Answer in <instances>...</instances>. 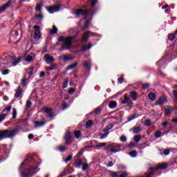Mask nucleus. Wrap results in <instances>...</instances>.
I'll return each mask as SVG.
<instances>
[{"instance_id": "nucleus-1", "label": "nucleus", "mask_w": 177, "mask_h": 177, "mask_svg": "<svg viewBox=\"0 0 177 177\" xmlns=\"http://www.w3.org/2000/svg\"><path fill=\"white\" fill-rule=\"evenodd\" d=\"M19 131H20L19 127H15L12 130H0V140L3 139H10V138H13V136H15L16 133H17Z\"/></svg>"}, {"instance_id": "nucleus-2", "label": "nucleus", "mask_w": 177, "mask_h": 177, "mask_svg": "<svg viewBox=\"0 0 177 177\" xmlns=\"http://www.w3.org/2000/svg\"><path fill=\"white\" fill-rule=\"evenodd\" d=\"M75 15L77 17H80V16H85L84 20H87L88 17H89V15H91V19L96 15V11H92V9H77L75 12Z\"/></svg>"}, {"instance_id": "nucleus-3", "label": "nucleus", "mask_w": 177, "mask_h": 177, "mask_svg": "<svg viewBox=\"0 0 177 177\" xmlns=\"http://www.w3.org/2000/svg\"><path fill=\"white\" fill-rule=\"evenodd\" d=\"M28 169H24L21 171V177H32L37 173V167L29 165Z\"/></svg>"}, {"instance_id": "nucleus-4", "label": "nucleus", "mask_w": 177, "mask_h": 177, "mask_svg": "<svg viewBox=\"0 0 177 177\" xmlns=\"http://www.w3.org/2000/svg\"><path fill=\"white\" fill-rule=\"evenodd\" d=\"M78 37V32L73 36L67 37L65 39V41L64 44V48L65 50H68V49H71V46H73V41H75L77 37Z\"/></svg>"}, {"instance_id": "nucleus-5", "label": "nucleus", "mask_w": 177, "mask_h": 177, "mask_svg": "<svg viewBox=\"0 0 177 177\" xmlns=\"http://www.w3.org/2000/svg\"><path fill=\"white\" fill-rule=\"evenodd\" d=\"M168 168V165L163 163V164H158L155 167H149V170H151L149 173L151 176H153L154 175V172L156 171H159L160 169H167Z\"/></svg>"}, {"instance_id": "nucleus-6", "label": "nucleus", "mask_w": 177, "mask_h": 177, "mask_svg": "<svg viewBox=\"0 0 177 177\" xmlns=\"http://www.w3.org/2000/svg\"><path fill=\"white\" fill-rule=\"evenodd\" d=\"M32 156H28V155L26 156V158L19 165V171H21V168H23L24 165H28L30 164H34L35 162V159H34V157H32Z\"/></svg>"}, {"instance_id": "nucleus-7", "label": "nucleus", "mask_w": 177, "mask_h": 177, "mask_svg": "<svg viewBox=\"0 0 177 177\" xmlns=\"http://www.w3.org/2000/svg\"><path fill=\"white\" fill-rule=\"evenodd\" d=\"M166 103H168V97L163 95L155 102V106H162V104H165Z\"/></svg>"}, {"instance_id": "nucleus-8", "label": "nucleus", "mask_w": 177, "mask_h": 177, "mask_svg": "<svg viewBox=\"0 0 177 177\" xmlns=\"http://www.w3.org/2000/svg\"><path fill=\"white\" fill-rule=\"evenodd\" d=\"M61 6L60 4H57L56 6H46V9L48 12V13H55V12H59L60 10Z\"/></svg>"}, {"instance_id": "nucleus-9", "label": "nucleus", "mask_w": 177, "mask_h": 177, "mask_svg": "<svg viewBox=\"0 0 177 177\" xmlns=\"http://www.w3.org/2000/svg\"><path fill=\"white\" fill-rule=\"evenodd\" d=\"M89 37H96V33L92 32L91 31L86 32L82 37V42H86V41L89 39Z\"/></svg>"}, {"instance_id": "nucleus-10", "label": "nucleus", "mask_w": 177, "mask_h": 177, "mask_svg": "<svg viewBox=\"0 0 177 177\" xmlns=\"http://www.w3.org/2000/svg\"><path fill=\"white\" fill-rule=\"evenodd\" d=\"M65 145H71L73 143V138L71 132L68 131L66 133L64 136Z\"/></svg>"}, {"instance_id": "nucleus-11", "label": "nucleus", "mask_w": 177, "mask_h": 177, "mask_svg": "<svg viewBox=\"0 0 177 177\" xmlns=\"http://www.w3.org/2000/svg\"><path fill=\"white\" fill-rule=\"evenodd\" d=\"M33 28L35 30V35H34V38L35 39H39V38H41V30L39 26H33Z\"/></svg>"}, {"instance_id": "nucleus-12", "label": "nucleus", "mask_w": 177, "mask_h": 177, "mask_svg": "<svg viewBox=\"0 0 177 177\" xmlns=\"http://www.w3.org/2000/svg\"><path fill=\"white\" fill-rule=\"evenodd\" d=\"M109 103V100H106L100 106L97 107L94 110V114H100L102 113V107H104V106H107Z\"/></svg>"}, {"instance_id": "nucleus-13", "label": "nucleus", "mask_w": 177, "mask_h": 177, "mask_svg": "<svg viewBox=\"0 0 177 177\" xmlns=\"http://www.w3.org/2000/svg\"><path fill=\"white\" fill-rule=\"evenodd\" d=\"M44 59L47 64H50L55 62V57L50 56L49 54H46Z\"/></svg>"}, {"instance_id": "nucleus-14", "label": "nucleus", "mask_w": 177, "mask_h": 177, "mask_svg": "<svg viewBox=\"0 0 177 177\" xmlns=\"http://www.w3.org/2000/svg\"><path fill=\"white\" fill-rule=\"evenodd\" d=\"M16 3V0H8V2L2 6L1 10H6L8 8H10L13 3Z\"/></svg>"}, {"instance_id": "nucleus-15", "label": "nucleus", "mask_w": 177, "mask_h": 177, "mask_svg": "<svg viewBox=\"0 0 177 177\" xmlns=\"http://www.w3.org/2000/svg\"><path fill=\"white\" fill-rule=\"evenodd\" d=\"M173 111H174V108L168 105L165 106V115L166 117L167 115H168V114H171Z\"/></svg>"}, {"instance_id": "nucleus-16", "label": "nucleus", "mask_w": 177, "mask_h": 177, "mask_svg": "<svg viewBox=\"0 0 177 177\" xmlns=\"http://www.w3.org/2000/svg\"><path fill=\"white\" fill-rule=\"evenodd\" d=\"M44 111L46 113H47V117H48V118H53V117H55V115H53V111L52 110V109L46 108L44 109Z\"/></svg>"}, {"instance_id": "nucleus-17", "label": "nucleus", "mask_w": 177, "mask_h": 177, "mask_svg": "<svg viewBox=\"0 0 177 177\" xmlns=\"http://www.w3.org/2000/svg\"><path fill=\"white\" fill-rule=\"evenodd\" d=\"M21 95H23V89L19 87L15 90V97L16 99H17V97H21Z\"/></svg>"}, {"instance_id": "nucleus-18", "label": "nucleus", "mask_w": 177, "mask_h": 177, "mask_svg": "<svg viewBox=\"0 0 177 177\" xmlns=\"http://www.w3.org/2000/svg\"><path fill=\"white\" fill-rule=\"evenodd\" d=\"M130 97L133 102H136L138 100V93L136 91L130 92Z\"/></svg>"}, {"instance_id": "nucleus-19", "label": "nucleus", "mask_w": 177, "mask_h": 177, "mask_svg": "<svg viewBox=\"0 0 177 177\" xmlns=\"http://www.w3.org/2000/svg\"><path fill=\"white\" fill-rule=\"evenodd\" d=\"M35 128H41L45 125V122L44 121H35Z\"/></svg>"}, {"instance_id": "nucleus-20", "label": "nucleus", "mask_w": 177, "mask_h": 177, "mask_svg": "<svg viewBox=\"0 0 177 177\" xmlns=\"http://www.w3.org/2000/svg\"><path fill=\"white\" fill-rule=\"evenodd\" d=\"M109 109H115L117 107V102L115 100H112L109 102Z\"/></svg>"}, {"instance_id": "nucleus-21", "label": "nucleus", "mask_w": 177, "mask_h": 177, "mask_svg": "<svg viewBox=\"0 0 177 177\" xmlns=\"http://www.w3.org/2000/svg\"><path fill=\"white\" fill-rule=\"evenodd\" d=\"M82 165V159L77 158V159L75 162V166L76 168H80Z\"/></svg>"}, {"instance_id": "nucleus-22", "label": "nucleus", "mask_w": 177, "mask_h": 177, "mask_svg": "<svg viewBox=\"0 0 177 177\" xmlns=\"http://www.w3.org/2000/svg\"><path fill=\"white\" fill-rule=\"evenodd\" d=\"M57 31H58L57 28L56 27V26L54 25L53 26V29L49 30V34L50 35H54L57 32Z\"/></svg>"}, {"instance_id": "nucleus-23", "label": "nucleus", "mask_w": 177, "mask_h": 177, "mask_svg": "<svg viewBox=\"0 0 177 177\" xmlns=\"http://www.w3.org/2000/svg\"><path fill=\"white\" fill-rule=\"evenodd\" d=\"M61 57L62 58V60H64V62H68L70 60H73V57L68 55H63Z\"/></svg>"}, {"instance_id": "nucleus-24", "label": "nucleus", "mask_w": 177, "mask_h": 177, "mask_svg": "<svg viewBox=\"0 0 177 177\" xmlns=\"http://www.w3.org/2000/svg\"><path fill=\"white\" fill-rule=\"evenodd\" d=\"M77 66H78V63L77 62H75L73 64H71V65H68L66 67V70H74V68H75V67H77Z\"/></svg>"}, {"instance_id": "nucleus-25", "label": "nucleus", "mask_w": 177, "mask_h": 177, "mask_svg": "<svg viewBox=\"0 0 177 177\" xmlns=\"http://www.w3.org/2000/svg\"><path fill=\"white\" fill-rule=\"evenodd\" d=\"M109 127H106L105 129L103 130V132H105L104 133H107V135L110 133L109 129H113V127H114V124H113L112 123H110Z\"/></svg>"}, {"instance_id": "nucleus-26", "label": "nucleus", "mask_w": 177, "mask_h": 177, "mask_svg": "<svg viewBox=\"0 0 177 177\" xmlns=\"http://www.w3.org/2000/svg\"><path fill=\"white\" fill-rule=\"evenodd\" d=\"M139 118V113L136 112L131 117L128 118L127 121L128 122H129L131 121H133V120H135V118Z\"/></svg>"}, {"instance_id": "nucleus-27", "label": "nucleus", "mask_w": 177, "mask_h": 177, "mask_svg": "<svg viewBox=\"0 0 177 177\" xmlns=\"http://www.w3.org/2000/svg\"><path fill=\"white\" fill-rule=\"evenodd\" d=\"M128 154L132 158H135L136 157H138V151H136V150H133V151L129 152Z\"/></svg>"}, {"instance_id": "nucleus-28", "label": "nucleus", "mask_w": 177, "mask_h": 177, "mask_svg": "<svg viewBox=\"0 0 177 177\" xmlns=\"http://www.w3.org/2000/svg\"><path fill=\"white\" fill-rule=\"evenodd\" d=\"M34 59L35 57H33L30 54H29L25 57V62H28V63H31V62H32Z\"/></svg>"}, {"instance_id": "nucleus-29", "label": "nucleus", "mask_w": 177, "mask_h": 177, "mask_svg": "<svg viewBox=\"0 0 177 177\" xmlns=\"http://www.w3.org/2000/svg\"><path fill=\"white\" fill-rule=\"evenodd\" d=\"M91 48H92V44H91V43L88 44L87 47L86 45H82V52H85L86 50L91 49Z\"/></svg>"}, {"instance_id": "nucleus-30", "label": "nucleus", "mask_w": 177, "mask_h": 177, "mask_svg": "<svg viewBox=\"0 0 177 177\" xmlns=\"http://www.w3.org/2000/svg\"><path fill=\"white\" fill-rule=\"evenodd\" d=\"M42 6H44L43 2H41L40 3L37 4L35 10H37V12H41V10L42 9Z\"/></svg>"}, {"instance_id": "nucleus-31", "label": "nucleus", "mask_w": 177, "mask_h": 177, "mask_svg": "<svg viewBox=\"0 0 177 177\" xmlns=\"http://www.w3.org/2000/svg\"><path fill=\"white\" fill-rule=\"evenodd\" d=\"M148 97L149 99V100H156V95L154 93H149V95H148Z\"/></svg>"}, {"instance_id": "nucleus-32", "label": "nucleus", "mask_w": 177, "mask_h": 177, "mask_svg": "<svg viewBox=\"0 0 177 177\" xmlns=\"http://www.w3.org/2000/svg\"><path fill=\"white\" fill-rule=\"evenodd\" d=\"M128 100H129V97H128V94H124V98L122 101V104H127L128 103Z\"/></svg>"}, {"instance_id": "nucleus-33", "label": "nucleus", "mask_w": 177, "mask_h": 177, "mask_svg": "<svg viewBox=\"0 0 177 177\" xmlns=\"http://www.w3.org/2000/svg\"><path fill=\"white\" fill-rule=\"evenodd\" d=\"M93 125V121L88 120L86 122V128L89 129Z\"/></svg>"}, {"instance_id": "nucleus-34", "label": "nucleus", "mask_w": 177, "mask_h": 177, "mask_svg": "<svg viewBox=\"0 0 177 177\" xmlns=\"http://www.w3.org/2000/svg\"><path fill=\"white\" fill-rule=\"evenodd\" d=\"M142 139V136L137 135L133 137V140L136 143H138Z\"/></svg>"}, {"instance_id": "nucleus-35", "label": "nucleus", "mask_w": 177, "mask_h": 177, "mask_svg": "<svg viewBox=\"0 0 177 177\" xmlns=\"http://www.w3.org/2000/svg\"><path fill=\"white\" fill-rule=\"evenodd\" d=\"M175 38H176V35H175V33H171L168 35V39H169V41H174Z\"/></svg>"}, {"instance_id": "nucleus-36", "label": "nucleus", "mask_w": 177, "mask_h": 177, "mask_svg": "<svg viewBox=\"0 0 177 177\" xmlns=\"http://www.w3.org/2000/svg\"><path fill=\"white\" fill-rule=\"evenodd\" d=\"M56 68V64H51L50 66H47L46 70L48 71H52Z\"/></svg>"}, {"instance_id": "nucleus-37", "label": "nucleus", "mask_w": 177, "mask_h": 177, "mask_svg": "<svg viewBox=\"0 0 177 177\" xmlns=\"http://www.w3.org/2000/svg\"><path fill=\"white\" fill-rule=\"evenodd\" d=\"M21 60V57H18L17 59L14 60L12 62V66H17L19 63H20V61Z\"/></svg>"}, {"instance_id": "nucleus-38", "label": "nucleus", "mask_w": 177, "mask_h": 177, "mask_svg": "<svg viewBox=\"0 0 177 177\" xmlns=\"http://www.w3.org/2000/svg\"><path fill=\"white\" fill-rule=\"evenodd\" d=\"M127 147H128L129 149H131L132 147H136V142H130L129 144H128L127 145Z\"/></svg>"}, {"instance_id": "nucleus-39", "label": "nucleus", "mask_w": 177, "mask_h": 177, "mask_svg": "<svg viewBox=\"0 0 177 177\" xmlns=\"http://www.w3.org/2000/svg\"><path fill=\"white\" fill-rule=\"evenodd\" d=\"M109 175L111 177H119L120 176V175H118V172L111 171H109Z\"/></svg>"}, {"instance_id": "nucleus-40", "label": "nucleus", "mask_w": 177, "mask_h": 177, "mask_svg": "<svg viewBox=\"0 0 177 177\" xmlns=\"http://www.w3.org/2000/svg\"><path fill=\"white\" fill-rule=\"evenodd\" d=\"M133 133H139L140 131V127H135L132 128Z\"/></svg>"}, {"instance_id": "nucleus-41", "label": "nucleus", "mask_w": 177, "mask_h": 177, "mask_svg": "<svg viewBox=\"0 0 177 177\" xmlns=\"http://www.w3.org/2000/svg\"><path fill=\"white\" fill-rule=\"evenodd\" d=\"M84 67H86V68L91 70V65L88 62V61H84L83 63Z\"/></svg>"}, {"instance_id": "nucleus-42", "label": "nucleus", "mask_w": 177, "mask_h": 177, "mask_svg": "<svg viewBox=\"0 0 177 177\" xmlns=\"http://www.w3.org/2000/svg\"><path fill=\"white\" fill-rule=\"evenodd\" d=\"M75 138L76 139H80V137L81 136V131H75L74 133Z\"/></svg>"}, {"instance_id": "nucleus-43", "label": "nucleus", "mask_w": 177, "mask_h": 177, "mask_svg": "<svg viewBox=\"0 0 177 177\" xmlns=\"http://www.w3.org/2000/svg\"><path fill=\"white\" fill-rule=\"evenodd\" d=\"M17 117V111L16 109H12V118L13 120L16 119Z\"/></svg>"}, {"instance_id": "nucleus-44", "label": "nucleus", "mask_w": 177, "mask_h": 177, "mask_svg": "<svg viewBox=\"0 0 177 177\" xmlns=\"http://www.w3.org/2000/svg\"><path fill=\"white\" fill-rule=\"evenodd\" d=\"M150 88V84L149 83H145L142 84V89H149Z\"/></svg>"}, {"instance_id": "nucleus-45", "label": "nucleus", "mask_w": 177, "mask_h": 177, "mask_svg": "<svg viewBox=\"0 0 177 177\" xmlns=\"http://www.w3.org/2000/svg\"><path fill=\"white\" fill-rule=\"evenodd\" d=\"M68 85V80H64L62 84V88L65 89V88H67Z\"/></svg>"}, {"instance_id": "nucleus-46", "label": "nucleus", "mask_w": 177, "mask_h": 177, "mask_svg": "<svg viewBox=\"0 0 177 177\" xmlns=\"http://www.w3.org/2000/svg\"><path fill=\"white\" fill-rule=\"evenodd\" d=\"M58 149H59V151H60V153H64V151H66V150H67V149L62 145H59Z\"/></svg>"}, {"instance_id": "nucleus-47", "label": "nucleus", "mask_w": 177, "mask_h": 177, "mask_svg": "<svg viewBox=\"0 0 177 177\" xmlns=\"http://www.w3.org/2000/svg\"><path fill=\"white\" fill-rule=\"evenodd\" d=\"M28 78H23L21 80V85H23V86H26L27 85V82L26 81H28Z\"/></svg>"}, {"instance_id": "nucleus-48", "label": "nucleus", "mask_w": 177, "mask_h": 177, "mask_svg": "<svg viewBox=\"0 0 177 177\" xmlns=\"http://www.w3.org/2000/svg\"><path fill=\"white\" fill-rule=\"evenodd\" d=\"M144 125H146V127H150L151 125V120L150 119H147L145 121Z\"/></svg>"}, {"instance_id": "nucleus-49", "label": "nucleus", "mask_w": 177, "mask_h": 177, "mask_svg": "<svg viewBox=\"0 0 177 177\" xmlns=\"http://www.w3.org/2000/svg\"><path fill=\"white\" fill-rule=\"evenodd\" d=\"M112 147H118V144L112 143V144H109L107 145L108 149H111Z\"/></svg>"}, {"instance_id": "nucleus-50", "label": "nucleus", "mask_w": 177, "mask_h": 177, "mask_svg": "<svg viewBox=\"0 0 177 177\" xmlns=\"http://www.w3.org/2000/svg\"><path fill=\"white\" fill-rule=\"evenodd\" d=\"M66 37H64V36H61V37H59L58 39H57V41H58V42H65V41H66Z\"/></svg>"}, {"instance_id": "nucleus-51", "label": "nucleus", "mask_w": 177, "mask_h": 177, "mask_svg": "<svg viewBox=\"0 0 177 177\" xmlns=\"http://www.w3.org/2000/svg\"><path fill=\"white\" fill-rule=\"evenodd\" d=\"M82 171H86V169L89 167L88 163H82Z\"/></svg>"}, {"instance_id": "nucleus-52", "label": "nucleus", "mask_w": 177, "mask_h": 177, "mask_svg": "<svg viewBox=\"0 0 177 177\" xmlns=\"http://www.w3.org/2000/svg\"><path fill=\"white\" fill-rule=\"evenodd\" d=\"M5 118H6V114L1 113L0 114V122H2V121H3V120H5Z\"/></svg>"}, {"instance_id": "nucleus-53", "label": "nucleus", "mask_w": 177, "mask_h": 177, "mask_svg": "<svg viewBox=\"0 0 177 177\" xmlns=\"http://www.w3.org/2000/svg\"><path fill=\"white\" fill-rule=\"evenodd\" d=\"M35 19H39L40 20H42V19H44V15H42V13L40 15H35Z\"/></svg>"}, {"instance_id": "nucleus-54", "label": "nucleus", "mask_w": 177, "mask_h": 177, "mask_svg": "<svg viewBox=\"0 0 177 177\" xmlns=\"http://www.w3.org/2000/svg\"><path fill=\"white\" fill-rule=\"evenodd\" d=\"M9 73H10V71L9 69H6L1 72V74H2V75H8V74H9Z\"/></svg>"}, {"instance_id": "nucleus-55", "label": "nucleus", "mask_w": 177, "mask_h": 177, "mask_svg": "<svg viewBox=\"0 0 177 177\" xmlns=\"http://www.w3.org/2000/svg\"><path fill=\"white\" fill-rule=\"evenodd\" d=\"M161 137V131H157L155 132V138H157V139H158V138Z\"/></svg>"}, {"instance_id": "nucleus-56", "label": "nucleus", "mask_w": 177, "mask_h": 177, "mask_svg": "<svg viewBox=\"0 0 177 177\" xmlns=\"http://www.w3.org/2000/svg\"><path fill=\"white\" fill-rule=\"evenodd\" d=\"M106 142H100L96 145V147H105Z\"/></svg>"}, {"instance_id": "nucleus-57", "label": "nucleus", "mask_w": 177, "mask_h": 177, "mask_svg": "<svg viewBox=\"0 0 177 177\" xmlns=\"http://www.w3.org/2000/svg\"><path fill=\"white\" fill-rule=\"evenodd\" d=\"M10 110H12V106H8L2 111V113L5 111H10Z\"/></svg>"}, {"instance_id": "nucleus-58", "label": "nucleus", "mask_w": 177, "mask_h": 177, "mask_svg": "<svg viewBox=\"0 0 177 177\" xmlns=\"http://www.w3.org/2000/svg\"><path fill=\"white\" fill-rule=\"evenodd\" d=\"M32 104V102L30 100H28L26 102V109H30Z\"/></svg>"}, {"instance_id": "nucleus-59", "label": "nucleus", "mask_w": 177, "mask_h": 177, "mask_svg": "<svg viewBox=\"0 0 177 177\" xmlns=\"http://www.w3.org/2000/svg\"><path fill=\"white\" fill-rule=\"evenodd\" d=\"M120 140H121V142H125L127 141V136H120Z\"/></svg>"}, {"instance_id": "nucleus-60", "label": "nucleus", "mask_w": 177, "mask_h": 177, "mask_svg": "<svg viewBox=\"0 0 177 177\" xmlns=\"http://www.w3.org/2000/svg\"><path fill=\"white\" fill-rule=\"evenodd\" d=\"M29 75H30V77H31V75H34V66H32L30 68Z\"/></svg>"}, {"instance_id": "nucleus-61", "label": "nucleus", "mask_w": 177, "mask_h": 177, "mask_svg": "<svg viewBox=\"0 0 177 177\" xmlns=\"http://www.w3.org/2000/svg\"><path fill=\"white\" fill-rule=\"evenodd\" d=\"M74 92H75V90L73 87H71L68 90V93L70 95H73V93H74Z\"/></svg>"}, {"instance_id": "nucleus-62", "label": "nucleus", "mask_w": 177, "mask_h": 177, "mask_svg": "<svg viewBox=\"0 0 177 177\" xmlns=\"http://www.w3.org/2000/svg\"><path fill=\"white\" fill-rule=\"evenodd\" d=\"M169 153H171V151L168 149H166L164 152H163V154L165 156H169Z\"/></svg>"}, {"instance_id": "nucleus-63", "label": "nucleus", "mask_w": 177, "mask_h": 177, "mask_svg": "<svg viewBox=\"0 0 177 177\" xmlns=\"http://www.w3.org/2000/svg\"><path fill=\"white\" fill-rule=\"evenodd\" d=\"M82 154H84V151L82 149H81L77 153V158H80V157H81V156H82Z\"/></svg>"}, {"instance_id": "nucleus-64", "label": "nucleus", "mask_w": 177, "mask_h": 177, "mask_svg": "<svg viewBox=\"0 0 177 177\" xmlns=\"http://www.w3.org/2000/svg\"><path fill=\"white\" fill-rule=\"evenodd\" d=\"M72 158H73V155H69L66 158L65 162H68V161H71Z\"/></svg>"}]
</instances>
